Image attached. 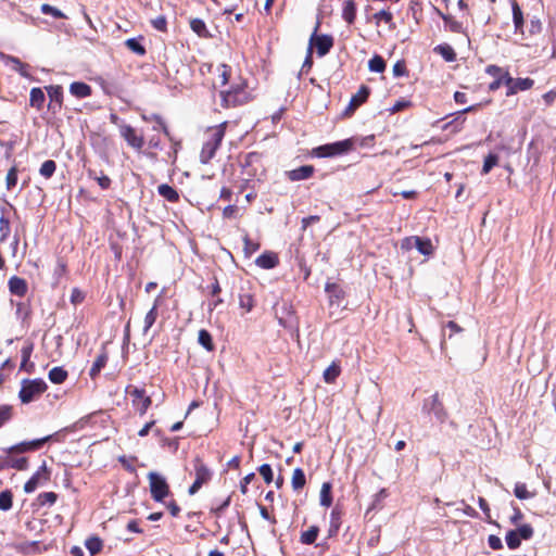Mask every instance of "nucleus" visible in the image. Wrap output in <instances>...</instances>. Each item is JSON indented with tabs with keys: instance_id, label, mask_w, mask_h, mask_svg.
I'll return each mask as SVG.
<instances>
[{
	"instance_id": "obj_1",
	"label": "nucleus",
	"mask_w": 556,
	"mask_h": 556,
	"mask_svg": "<svg viewBox=\"0 0 556 556\" xmlns=\"http://www.w3.org/2000/svg\"><path fill=\"white\" fill-rule=\"evenodd\" d=\"M240 192L248 189H255L260 184L266 180L267 169L264 164V154L262 152L252 151L244 154L240 159Z\"/></svg>"
},
{
	"instance_id": "obj_2",
	"label": "nucleus",
	"mask_w": 556,
	"mask_h": 556,
	"mask_svg": "<svg viewBox=\"0 0 556 556\" xmlns=\"http://www.w3.org/2000/svg\"><path fill=\"white\" fill-rule=\"evenodd\" d=\"M489 76L492 78L489 81V89H498L502 85L506 86V94H515L519 91L529 90L532 88L534 81L531 78H511L506 70L497 66H489Z\"/></svg>"
},
{
	"instance_id": "obj_3",
	"label": "nucleus",
	"mask_w": 556,
	"mask_h": 556,
	"mask_svg": "<svg viewBox=\"0 0 556 556\" xmlns=\"http://www.w3.org/2000/svg\"><path fill=\"white\" fill-rule=\"evenodd\" d=\"M228 123L223 122L218 125L207 127L204 131V141L200 152V162L208 164L215 156L217 150L224 140Z\"/></svg>"
},
{
	"instance_id": "obj_4",
	"label": "nucleus",
	"mask_w": 556,
	"mask_h": 556,
	"mask_svg": "<svg viewBox=\"0 0 556 556\" xmlns=\"http://www.w3.org/2000/svg\"><path fill=\"white\" fill-rule=\"evenodd\" d=\"M251 100L252 96L248 91L245 81L232 85L228 90L220 91V105L225 109L243 105Z\"/></svg>"
},
{
	"instance_id": "obj_5",
	"label": "nucleus",
	"mask_w": 556,
	"mask_h": 556,
	"mask_svg": "<svg viewBox=\"0 0 556 556\" xmlns=\"http://www.w3.org/2000/svg\"><path fill=\"white\" fill-rule=\"evenodd\" d=\"M47 389L48 386L41 378L24 379L18 392V399L23 404H28L43 394Z\"/></svg>"
},
{
	"instance_id": "obj_6",
	"label": "nucleus",
	"mask_w": 556,
	"mask_h": 556,
	"mask_svg": "<svg viewBox=\"0 0 556 556\" xmlns=\"http://www.w3.org/2000/svg\"><path fill=\"white\" fill-rule=\"evenodd\" d=\"M354 149V140L352 138L327 143L314 149V154L318 157H333L337 155H343Z\"/></svg>"
},
{
	"instance_id": "obj_7",
	"label": "nucleus",
	"mask_w": 556,
	"mask_h": 556,
	"mask_svg": "<svg viewBox=\"0 0 556 556\" xmlns=\"http://www.w3.org/2000/svg\"><path fill=\"white\" fill-rule=\"evenodd\" d=\"M148 480L151 497L155 502L162 503L170 493L169 484L166 479L160 473L151 471L148 473Z\"/></svg>"
},
{
	"instance_id": "obj_8",
	"label": "nucleus",
	"mask_w": 556,
	"mask_h": 556,
	"mask_svg": "<svg viewBox=\"0 0 556 556\" xmlns=\"http://www.w3.org/2000/svg\"><path fill=\"white\" fill-rule=\"evenodd\" d=\"M126 393L131 397V405L135 410L140 415H146L147 410L150 408L152 404V399L147 394L143 388H138L135 386H127Z\"/></svg>"
},
{
	"instance_id": "obj_9",
	"label": "nucleus",
	"mask_w": 556,
	"mask_h": 556,
	"mask_svg": "<svg viewBox=\"0 0 556 556\" xmlns=\"http://www.w3.org/2000/svg\"><path fill=\"white\" fill-rule=\"evenodd\" d=\"M318 27H319V22H317L315 30L309 38L308 47H312V48L315 47L318 56H325L332 49L334 41H333V38L331 35H326V34L317 35L316 33H317Z\"/></svg>"
},
{
	"instance_id": "obj_10",
	"label": "nucleus",
	"mask_w": 556,
	"mask_h": 556,
	"mask_svg": "<svg viewBox=\"0 0 556 556\" xmlns=\"http://www.w3.org/2000/svg\"><path fill=\"white\" fill-rule=\"evenodd\" d=\"M422 408L427 413L433 414L437 420L441 424H443L448 417L447 410L440 400L438 392H435L429 399L425 400Z\"/></svg>"
},
{
	"instance_id": "obj_11",
	"label": "nucleus",
	"mask_w": 556,
	"mask_h": 556,
	"mask_svg": "<svg viewBox=\"0 0 556 556\" xmlns=\"http://www.w3.org/2000/svg\"><path fill=\"white\" fill-rule=\"evenodd\" d=\"M53 435H47L40 439H35L31 441H23L17 444L10 446L7 450L8 454H23L27 452L38 451L40 450L47 442L51 441Z\"/></svg>"
},
{
	"instance_id": "obj_12",
	"label": "nucleus",
	"mask_w": 556,
	"mask_h": 556,
	"mask_svg": "<svg viewBox=\"0 0 556 556\" xmlns=\"http://www.w3.org/2000/svg\"><path fill=\"white\" fill-rule=\"evenodd\" d=\"M121 136L127 144L137 151H141L144 146V138L138 135L136 129L130 125H122L119 127Z\"/></svg>"
},
{
	"instance_id": "obj_13",
	"label": "nucleus",
	"mask_w": 556,
	"mask_h": 556,
	"mask_svg": "<svg viewBox=\"0 0 556 556\" xmlns=\"http://www.w3.org/2000/svg\"><path fill=\"white\" fill-rule=\"evenodd\" d=\"M50 480V471L46 465L42 466L25 482L24 491L26 493L34 492L39 484L46 483Z\"/></svg>"
},
{
	"instance_id": "obj_14",
	"label": "nucleus",
	"mask_w": 556,
	"mask_h": 556,
	"mask_svg": "<svg viewBox=\"0 0 556 556\" xmlns=\"http://www.w3.org/2000/svg\"><path fill=\"white\" fill-rule=\"evenodd\" d=\"M48 97H49V103H48V110L52 113H58L62 109L63 104V88L60 85H51L46 87Z\"/></svg>"
},
{
	"instance_id": "obj_15",
	"label": "nucleus",
	"mask_w": 556,
	"mask_h": 556,
	"mask_svg": "<svg viewBox=\"0 0 556 556\" xmlns=\"http://www.w3.org/2000/svg\"><path fill=\"white\" fill-rule=\"evenodd\" d=\"M370 94V89L366 85H362L358 91L352 96L348 108L345 109L344 114L346 116H351L357 108L364 104Z\"/></svg>"
},
{
	"instance_id": "obj_16",
	"label": "nucleus",
	"mask_w": 556,
	"mask_h": 556,
	"mask_svg": "<svg viewBox=\"0 0 556 556\" xmlns=\"http://www.w3.org/2000/svg\"><path fill=\"white\" fill-rule=\"evenodd\" d=\"M11 210H14V207L10 203H7L0 208V243L5 242L11 233V223L9 217Z\"/></svg>"
},
{
	"instance_id": "obj_17",
	"label": "nucleus",
	"mask_w": 556,
	"mask_h": 556,
	"mask_svg": "<svg viewBox=\"0 0 556 556\" xmlns=\"http://www.w3.org/2000/svg\"><path fill=\"white\" fill-rule=\"evenodd\" d=\"M193 467H194V481L206 484L212 479V471L211 469L204 464L203 459L199 456H197L193 459Z\"/></svg>"
},
{
	"instance_id": "obj_18",
	"label": "nucleus",
	"mask_w": 556,
	"mask_h": 556,
	"mask_svg": "<svg viewBox=\"0 0 556 556\" xmlns=\"http://www.w3.org/2000/svg\"><path fill=\"white\" fill-rule=\"evenodd\" d=\"M108 361L109 352L105 346H102L100 353L97 355L89 370V377L91 378V380H96L99 377L101 370L106 366Z\"/></svg>"
},
{
	"instance_id": "obj_19",
	"label": "nucleus",
	"mask_w": 556,
	"mask_h": 556,
	"mask_svg": "<svg viewBox=\"0 0 556 556\" xmlns=\"http://www.w3.org/2000/svg\"><path fill=\"white\" fill-rule=\"evenodd\" d=\"M9 291L11 294L24 298L28 292V285L24 278L12 276L8 281Z\"/></svg>"
},
{
	"instance_id": "obj_20",
	"label": "nucleus",
	"mask_w": 556,
	"mask_h": 556,
	"mask_svg": "<svg viewBox=\"0 0 556 556\" xmlns=\"http://www.w3.org/2000/svg\"><path fill=\"white\" fill-rule=\"evenodd\" d=\"M315 173L313 165H303L287 172V177L291 181H300L311 178Z\"/></svg>"
},
{
	"instance_id": "obj_21",
	"label": "nucleus",
	"mask_w": 556,
	"mask_h": 556,
	"mask_svg": "<svg viewBox=\"0 0 556 556\" xmlns=\"http://www.w3.org/2000/svg\"><path fill=\"white\" fill-rule=\"evenodd\" d=\"M160 304H161V296H157L154 300L152 307L149 309V312L144 316L143 328H142L143 334H147L149 332V330L152 328V326L155 324V321L159 317L157 308H159Z\"/></svg>"
},
{
	"instance_id": "obj_22",
	"label": "nucleus",
	"mask_w": 556,
	"mask_h": 556,
	"mask_svg": "<svg viewBox=\"0 0 556 556\" xmlns=\"http://www.w3.org/2000/svg\"><path fill=\"white\" fill-rule=\"evenodd\" d=\"M255 264L264 269L275 268L279 264V257L277 253L271 251H266L262 253L256 260Z\"/></svg>"
},
{
	"instance_id": "obj_23",
	"label": "nucleus",
	"mask_w": 556,
	"mask_h": 556,
	"mask_svg": "<svg viewBox=\"0 0 556 556\" xmlns=\"http://www.w3.org/2000/svg\"><path fill=\"white\" fill-rule=\"evenodd\" d=\"M325 291L329 296L330 304H339L345 298L344 290L336 282H327Z\"/></svg>"
},
{
	"instance_id": "obj_24",
	"label": "nucleus",
	"mask_w": 556,
	"mask_h": 556,
	"mask_svg": "<svg viewBox=\"0 0 556 556\" xmlns=\"http://www.w3.org/2000/svg\"><path fill=\"white\" fill-rule=\"evenodd\" d=\"M414 247L425 256H430L434 252V247L430 238L414 236Z\"/></svg>"
},
{
	"instance_id": "obj_25",
	"label": "nucleus",
	"mask_w": 556,
	"mask_h": 556,
	"mask_svg": "<svg viewBox=\"0 0 556 556\" xmlns=\"http://www.w3.org/2000/svg\"><path fill=\"white\" fill-rule=\"evenodd\" d=\"M70 92L78 99H84L91 96L92 89L84 81H74L70 85Z\"/></svg>"
},
{
	"instance_id": "obj_26",
	"label": "nucleus",
	"mask_w": 556,
	"mask_h": 556,
	"mask_svg": "<svg viewBox=\"0 0 556 556\" xmlns=\"http://www.w3.org/2000/svg\"><path fill=\"white\" fill-rule=\"evenodd\" d=\"M46 101L45 92L39 87H34L30 89L29 93V105L37 111H41L43 109V104Z\"/></svg>"
},
{
	"instance_id": "obj_27",
	"label": "nucleus",
	"mask_w": 556,
	"mask_h": 556,
	"mask_svg": "<svg viewBox=\"0 0 556 556\" xmlns=\"http://www.w3.org/2000/svg\"><path fill=\"white\" fill-rule=\"evenodd\" d=\"M341 374V365L340 361H333L330 366H328L323 374L324 381L326 383H334L337 378Z\"/></svg>"
},
{
	"instance_id": "obj_28",
	"label": "nucleus",
	"mask_w": 556,
	"mask_h": 556,
	"mask_svg": "<svg viewBox=\"0 0 556 556\" xmlns=\"http://www.w3.org/2000/svg\"><path fill=\"white\" fill-rule=\"evenodd\" d=\"M157 192L161 197H163L165 200H167L170 203L179 202L180 197H179L178 191L174 187H172L167 184L160 185L157 187Z\"/></svg>"
},
{
	"instance_id": "obj_29",
	"label": "nucleus",
	"mask_w": 556,
	"mask_h": 556,
	"mask_svg": "<svg viewBox=\"0 0 556 556\" xmlns=\"http://www.w3.org/2000/svg\"><path fill=\"white\" fill-rule=\"evenodd\" d=\"M342 18L349 24H354L356 20V3L354 0H346L342 8Z\"/></svg>"
},
{
	"instance_id": "obj_30",
	"label": "nucleus",
	"mask_w": 556,
	"mask_h": 556,
	"mask_svg": "<svg viewBox=\"0 0 556 556\" xmlns=\"http://www.w3.org/2000/svg\"><path fill=\"white\" fill-rule=\"evenodd\" d=\"M463 331L464 329L455 321H448L443 328L441 348L444 349L446 344V338L452 339L454 336L463 333Z\"/></svg>"
},
{
	"instance_id": "obj_31",
	"label": "nucleus",
	"mask_w": 556,
	"mask_h": 556,
	"mask_svg": "<svg viewBox=\"0 0 556 556\" xmlns=\"http://www.w3.org/2000/svg\"><path fill=\"white\" fill-rule=\"evenodd\" d=\"M372 20L375 21L376 25H379L381 22H383L391 29L395 28V24L393 21V13L391 12V10L389 8L382 9L379 12L375 13L372 15Z\"/></svg>"
},
{
	"instance_id": "obj_32",
	"label": "nucleus",
	"mask_w": 556,
	"mask_h": 556,
	"mask_svg": "<svg viewBox=\"0 0 556 556\" xmlns=\"http://www.w3.org/2000/svg\"><path fill=\"white\" fill-rule=\"evenodd\" d=\"M513 11V20L516 33H522L523 27V15L520 7L515 0H508Z\"/></svg>"
},
{
	"instance_id": "obj_33",
	"label": "nucleus",
	"mask_w": 556,
	"mask_h": 556,
	"mask_svg": "<svg viewBox=\"0 0 556 556\" xmlns=\"http://www.w3.org/2000/svg\"><path fill=\"white\" fill-rule=\"evenodd\" d=\"M68 372L62 366L53 367L49 370L48 378L54 384H61L66 381Z\"/></svg>"
},
{
	"instance_id": "obj_34",
	"label": "nucleus",
	"mask_w": 556,
	"mask_h": 556,
	"mask_svg": "<svg viewBox=\"0 0 556 556\" xmlns=\"http://www.w3.org/2000/svg\"><path fill=\"white\" fill-rule=\"evenodd\" d=\"M332 484L330 482H324L321 484L320 494H319V502L320 505L324 507H330L333 502L332 497Z\"/></svg>"
},
{
	"instance_id": "obj_35",
	"label": "nucleus",
	"mask_w": 556,
	"mask_h": 556,
	"mask_svg": "<svg viewBox=\"0 0 556 556\" xmlns=\"http://www.w3.org/2000/svg\"><path fill=\"white\" fill-rule=\"evenodd\" d=\"M319 534L318 526H311L306 531L300 535V542L304 545H312L316 542Z\"/></svg>"
},
{
	"instance_id": "obj_36",
	"label": "nucleus",
	"mask_w": 556,
	"mask_h": 556,
	"mask_svg": "<svg viewBox=\"0 0 556 556\" xmlns=\"http://www.w3.org/2000/svg\"><path fill=\"white\" fill-rule=\"evenodd\" d=\"M190 28L201 38H210L211 34L206 27V24L201 18H192L190 21Z\"/></svg>"
},
{
	"instance_id": "obj_37",
	"label": "nucleus",
	"mask_w": 556,
	"mask_h": 556,
	"mask_svg": "<svg viewBox=\"0 0 556 556\" xmlns=\"http://www.w3.org/2000/svg\"><path fill=\"white\" fill-rule=\"evenodd\" d=\"M306 484L305 473L302 468H295L292 472L291 485L294 491L302 490Z\"/></svg>"
},
{
	"instance_id": "obj_38",
	"label": "nucleus",
	"mask_w": 556,
	"mask_h": 556,
	"mask_svg": "<svg viewBox=\"0 0 556 556\" xmlns=\"http://www.w3.org/2000/svg\"><path fill=\"white\" fill-rule=\"evenodd\" d=\"M217 79L214 81V85L225 86L228 84L230 75H231V67L227 64H219L217 66Z\"/></svg>"
},
{
	"instance_id": "obj_39",
	"label": "nucleus",
	"mask_w": 556,
	"mask_h": 556,
	"mask_svg": "<svg viewBox=\"0 0 556 556\" xmlns=\"http://www.w3.org/2000/svg\"><path fill=\"white\" fill-rule=\"evenodd\" d=\"M1 56H2V60H4L7 63H12L13 68L16 72H18L22 76H24V77L28 76V73H27L28 65L26 63H23L18 58L13 56V55L2 54Z\"/></svg>"
},
{
	"instance_id": "obj_40",
	"label": "nucleus",
	"mask_w": 556,
	"mask_h": 556,
	"mask_svg": "<svg viewBox=\"0 0 556 556\" xmlns=\"http://www.w3.org/2000/svg\"><path fill=\"white\" fill-rule=\"evenodd\" d=\"M85 546L90 555L94 556L102 551L103 541L98 535H92L85 541Z\"/></svg>"
},
{
	"instance_id": "obj_41",
	"label": "nucleus",
	"mask_w": 556,
	"mask_h": 556,
	"mask_svg": "<svg viewBox=\"0 0 556 556\" xmlns=\"http://www.w3.org/2000/svg\"><path fill=\"white\" fill-rule=\"evenodd\" d=\"M33 350H34V344L33 343H28L27 345L23 346L22 350H21V354H22L21 369H24V370H26L28 372H31V370L34 368V364L33 363H30L29 367H27V364H28V362L30 359Z\"/></svg>"
},
{
	"instance_id": "obj_42",
	"label": "nucleus",
	"mask_w": 556,
	"mask_h": 556,
	"mask_svg": "<svg viewBox=\"0 0 556 556\" xmlns=\"http://www.w3.org/2000/svg\"><path fill=\"white\" fill-rule=\"evenodd\" d=\"M58 498L59 495L55 492L49 491L39 493L36 498V502L40 507L52 506L56 503Z\"/></svg>"
},
{
	"instance_id": "obj_43",
	"label": "nucleus",
	"mask_w": 556,
	"mask_h": 556,
	"mask_svg": "<svg viewBox=\"0 0 556 556\" xmlns=\"http://www.w3.org/2000/svg\"><path fill=\"white\" fill-rule=\"evenodd\" d=\"M163 146L161 143V139L156 136H152L148 141V151L146 155L152 160L157 159V151L162 150Z\"/></svg>"
},
{
	"instance_id": "obj_44",
	"label": "nucleus",
	"mask_w": 556,
	"mask_h": 556,
	"mask_svg": "<svg viewBox=\"0 0 556 556\" xmlns=\"http://www.w3.org/2000/svg\"><path fill=\"white\" fill-rule=\"evenodd\" d=\"M14 417V407L10 404L0 405V429Z\"/></svg>"
},
{
	"instance_id": "obj_45",
	"label": "nucleus",
	"mask_w": 556,
	"mask_h": 556,
	"mask_svg": "<svg viewBox=\"0 0 556 556\" xmlns=\"http://www.w3.org/2000/svg\"><path fill=\"white\" fill-rule=\"evenodd\" d=\"M87 173L89 178L97 180L102 190H108L111 187L112 180L108 175L103 174V172L98 176L93 169L89 168Z\"/></svg>"
},
{
	"instance_id": "obj_46",
	"label": "nucleus",
	"mask_w": 556,
	"mask_h": 556,
	"mask_svg": "<svg viewBox=\"0 0 556 556\" xmlns=\"http://www.w3.org/2000/svg\"><path fill=\"white\" fill-rule=\"evenodd\" d=\"M199 343L208 352L214 351L215 345L211 333L206 329H201L198 336Z\"/></svg>"
},
{
	"instance_id": "obj_47",
	"label": "nucleus",
	"mask_w": 556,
	"mask_h": 556,
	"mask_svg": "<svg viewBox=\"0 0 556 556\" xmlns=\"http://www.w3.org/2000/svg\"><path fill=\"white\" fill-rule=\"evenodd\" d=\"M5 467L13 468L15 470H26L28 468L27 457H8L5 460Z\"/></svg>"
},
{
	"instance_id": "obj_48",
	"label": "nucleus",
	"mask_w": 556,
	"mask_h": 556,
	"mask_svg": "<svg viewBox=\"0 0 556 556\" xmlns=\"http://www.w3.org/2000/svg\"><path fill=\"white\" fill-rule=\"evenodd\" d=\"M434 51H437L446 62H453L456 60V53L450 45H439Z\"/></svg>"
},
{
	"instance_id": "obj_49",
	"label": "nucleus",
	"mask_w": 556,
	"mask_h": 556,
	"mask_svg": "<svg viewBox=\"0 0 556 556\" xmlns=\"http://www.w3.org/2000/svg\"><path fill=\"white\" fill-rule=\"evenodd\" d=\"M222 292V288L217 278H214V282L211 286V295L214 300L210 303L211 309L216 308L219 304L223 303V299L219 298V293Z\"/></svg>"
},
{
	"instance_id": "obj_50",
	"label": "nucleus",
	"mask_w": 556,
	"mask_h": 556,
	"mask_svg": "<svg viewBox=\"0 0 556 556\" xmlns=\"http://www.w3.org/2000/svg\"><path fill=\"white\" fill-rule=\"evenodd\" d=\"M514 494L519 500H529L535 496V493L529 491L527 485L521 482L515 484Z\"/></svg>"
},
{
	"instance_id": "obj_51",
	"label": "nucleus",
	"mask_w": 556,
	"mask_h": 556,
	"mask_svg": "<svg viewBox=\"0 0 556 556\" xmlns=\"http://www.w3.org/2000/svg\"><path fill=\"white\" fill-rule=\"evenodd\" d=\"M243 253L245 257H251L261 248V244L258 242L252 241L248 233L243 237Z\"/></svg>"
},
{
	"instance_id": "obj_52",
	"label": "nucleus",
	"mask_w": 556,
	"mask_h": 556,
	"mask_svg": "<svg viewBox=\"0 0 556 556\" xmlns=\"http://www.w3.org/2000/svg\"><path fill=\"white\" fill-rule=\"evenodd\" d=\"M55 170L56 163L53 160H47L41 164L39 168V174L46 179H49L54 175Z\"/></svg>"
},
{
	"instance_id": "obj_53",
	"label": "nucleus",
	"mask_w": 556,
	"mask_h": 556,
	"mask_svg": "<svg viewBox=\"0 0 556 556\" xmlns=\"http://www.w3.org/2000/svg\"><path fill=\"white\" fill-rule=\"evenodd\" d=\"M142 119L146 121V122L154 121L157 124L159 128L164 132V135L169 140H172L170 131H169L166 123L164 122V119L160 115H156V114H153L151 116L142 115Z\"/></svg>"
},
{
	"instance_id": "obj_54",
	"label": "nucleus",
	"mask_w": 556,
	"mask_h": 556,
	"mask_svg": "<svg viewBox=\"0 0 556 556\" xmlns=\"http://www.w3.org/2000/svg\"><path fill=\"white\" fill-rule=\"evenodd\" d=\"M125 46L135 54L143 56L147 53L146 48L140 43L137 38H129L125 41Z\"/></svg>"
},
{
	"instance_id": "obj_55",
	"label": "nucleus",
	"mask_w": 556,
	"mask_h": 556,
	"mask_svg": "<svg viewBox=\"0 0 556 556\" xmlns=\"http://www.w3.org/2000/svg\"><path fill=\"white\" fill-rule=\"evenodd\" d=\"M341 526V510L339 508H333L330 514V529L329 535L332 533H337Z\"/></svg>"
},
{
	"instance_id": "obj_56",
	"label": "nucleus",
	"mask_w": 556,
	"mask_h": 556,
	"mask_svg": "<svg viewBox=\"0 0 556 556\" xmlns=\"http://www.w3.org/2000/svg\"><path fill=\"white\" fill-rule=\"evenodd\" d=\"M368 68L375 73H382L386 70V62L381 55H374L368 62Z\"/></svg>"
},
{
	"instance_id": "obj_57",
	"label": "nucleus",
	"mask_w": 556,
	"mask_h": 556,
	"mask_svg": "<svg viewBox=\"0 0 556 556\" xmlns=\"http://www.w3.org/2000/svg\"><path fill=\"white\" fill-rule=\"evenodd\" d=\"M255 305V300L251 293L239 294V306L245 312H251Z\"/></svg>"
},
{
	"instance_id": "obj_58",
	"label": "nucleus",
	"mask_w": 556,
	"mask_h": 556,
	"mask_svg": "<svg viewBox=\"0 0 556 556\" xmlns=\"http://www.w3.org/2000/svg\"><path fill=\"white\" fill-rule=\"evenodd\" d=\"M13 506V493L10 490L0 492V510H10Z\"/></svg>"
},
{
	"instance_id": "obj_59",
	"label": "nucleus",
	"mask_w": 556,
	"mask_h": 556,
	"mask_svg": "<svg viewBox=\"0 0 556 556\" xmlns=\"http://www.w3.org/2000/svg\"><path fill=\"white\" fill-rule=\"evenodd\" d=\"M441 17L444 21L445 28L450 29L451 31L458 33L460 31L462 25L459 22H457L452 15L443 14L442 12H439Z\"/></svg>"
},
{
	"instance_id": "obj_60",
	"label": "nucleus",
	"mask_w": 556,
	"mask_h": 556,
	"mask_svg": "<svg viewBox=\"0 0 556 556\" xmlns=\"http://www.w3.org/2000/svg\"><path fill=\"white\" fill-rule=\"evenodd\" d=\"M17 173L18 169L16 166H12L7 174L5 177V187L8 190H13L17 184Z\"/></svg>"
},
{
	"instance_id": "obj_61",
	"label": "nucleus",
	"mask_w": 556,
	"mask_h": 556,
	"mask_svg": "<svg viewBox=\"0 0 556 556\" xmlns=\"http://www.w3.org/2000/svg\"><path fill=\"white\" fill-rule=\"evenodd\" d=\"M231 503V495H228L224 501L217 503L211 507L210 513L215 517H220V515L225 511V509Z\"/></svg>"
},
{
	"instance_id": "obj_62",
	"label": "nucleus",
	"mask_w": 556,
	"mask_h": 556,
	"mask_svg": "<svg viewBox=\"0 0 556 556\" xmlns=\"http://www.w3.org/2000/svg\"><path fill=\"white\" fill-rule=\"evenodd\" d=\"M505 540L508 547L511 549L517 548L521 543V539L519 538V534L515 530L507 532Z\"/></svg>"
},
{
	"instance_id": "obj_63",
	"label": "nucleus",
	"mask_w": 556,
	"mask_h": 556,
	"mask_svg": "<svg viewBox=\"0 0 556 556\" xmlns=\"http://www.w3.org/2000/svg\"><path fill=\"white\" fill-rule=\"evenodd\" d=\"M258 472L263 477L264 481L269 484L274 480L273 469L269 464H263L258 467Z\"/></svg>"
},
{
	"instance_id": "obj_64",
	"label": "nucleus",
	"mask_w": 556,
	"mask_h": 556,
	"mask_svg": "<svg viewBox=\"0 0 556 556\" xmlns=\"http://www.w3.org/2000/svg\"><path fill=\"white\" fill-rule=\"evenodd\" d=\"M68 273L67 263L63 257H59L56 261V267L54 269V276L59 279Z\"/></svg>"
}]
</instances>
